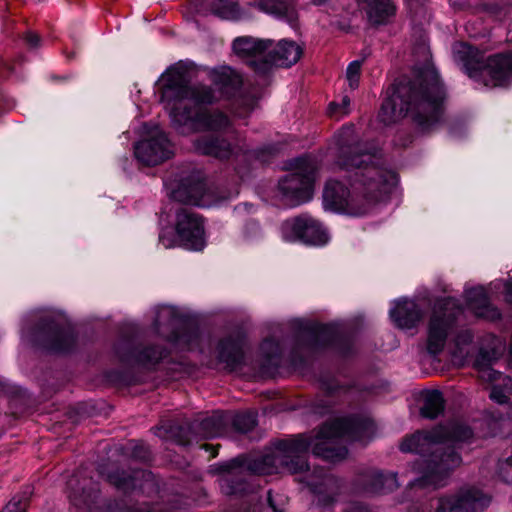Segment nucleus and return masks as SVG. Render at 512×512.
Segmentation results:
<instances>
[{"instance_id":"obj_1","label":"nucleus","mask_w":512,"mask_h":512,"mask_svg":"<svg viewBox=\"0 0 512 512\" xmlns=\"http://www.w3.org/2000/svg\"><path fill=\"white\" fill-rule=\"evenodd\" d=\"M374 432L375 425L369 417L336 418L314 434H298L279 440L273 449L260 457H239L222 464V487L227 488L228 494L246 493L244 485L253 475H269L280 470L292 474L305 473L300 481L310 487L319 505H329L338 493V480L323 468L315 467L310 472L306 461L308 450L311 448L315 456L334 462L347 455L345 447L336 445L339 438L366 442Z\"/></svg>"},{"instance_id":"obj_2","label":"nucleus","mask_w":512,"mask_h":512,"mask_svg":"<svg viewBox=\"0 0 512 512\" xmlns=\"http://www.w3.org/2000/svg\"><path fill=\"white\" fill-rule=\"evenodd\" d=\"M329 152L340 170L350 172V188L330 179L323 191L326 210L352 216L369 213L396 185L395 172L381 166L376 154L366 152L359 142L355 128L344 126L333 137Z\"/></svg>"},{"instance_id":"obj_3","label":"nucleus","mask_w":512,"mask_h":512,"mask_svg":"<svg viewBox=\"0 0 512 512\" xmlns=\"http://www.w3.org/2000/svg\"><path fill=\"white\" fill-rule=\"evenodd\" d=\"M163 87L160 100L170 106V116L174 129L182 135L200 131H213L235 134L231 119L218 109H206L182 105L184 100L196 104H212L218 100L216 92L209 86L190 85L187 70L182 63H177L162 75Z\"/></svg>"},{"instance_id":"obj_4","label":"nucleus","mask_w":512,"mask_h":512,"mask_svg":"<svg viewBox=\"0 0 512 512\" xmlns=\"http://www.w3.org/2000/svg\"><path fill=\"white\" fill-rule=\"evenodd\" d=\"M472 430L459 422L438 426L431 431H418L403 439L400 449L419 455L413 469L421 477L410 483L411 489H437L446 484L450 473L462 459L456 445L468 441Z\"/></svg>"},{"instance_id":"obj_5","label":"nucleus","mask_w":512,"mask_h":512,"mask_svg":"<svg viewBox=\"0 0 512 512\" xmlns=\"http://www.w3.org/2000/svg\"><path fill=\"white\" fill-rule=\"evenodd\" d=\"M445 89L436 69L427 65L416 70L410 80L394 84L382 103L379 119L386 125L409 116L423 131L440 123L444 112Z\"/></svg>"},{"instance_id":"obj_6","label":"nucleus","mask_w":512,"mask_h":512,"mask_svg":"<svg viewBox=\"0 0 512 512\" xmlns=\"http://www.w3.org/2000/svg\"><path fill=\"white\" fill-rule=\"evenodd\" d=\"M453 58L462 64L471 78L483 82L487 87L507 86L512 83V54L491 56L483 65L479 50L460 42L453 46Z\"/></svg>"},{"instance_id":"obj_7","label":"nucleus","mask_w":512,"mask_h":512,"mask_svg":"<svg viewBox=\"0 0 512 512\" xmlns=\"http://www.w3.org/2000/svg\"><path fill=\"white\" fill-rule=\"evenodd\" d=\"M230 415L214 412L203 419H196L187 426L168 422L154 428V434L159 438L172 439L180 445H189L194 440L210 439L223 436L230 425Z\"/></svg>"},{"instance_id":"obj_8","label":"nucleus","mask_w":512,"mask_h":512,"mask_svg":"<svg viewBox=\"0 0 512 512\" xmlns=\"http://www.w3.org/2000/svg\"><path fill=\"white\" fill-rule=\"evenodd\" d=\"M290 173L279 180L282 200L296 206L312 198L317 165L310 157L297 158L289 164Z\"/></svg>"},{"instance_id":"obj_9","label":"nucleus","mask_w":512,"mask_h":512,"mask_svg":"<svg viewBox=\"0 0 512 512\" xmlns=\"http://www.w3.org/2000/svg\"><path fill=\"white\" fill-rule=\"evenodd\" d=\"M462 312L458 301L447 297L436 302L427 329L426 349L432 356L440 354L451 333L456 317Z\"/></svg>"},{"instance_id":"obj_10","label":"nucleus","mask_w":512,"mask_h":512,"mask_svg":"<svg viewBox=\"0 0 512 512\" xmlns=\"http://www.w3.org/2000/svg\"><path fill=\"white\" fill-rule=\"evenodd\" d=\"M167 354V349L161 345H135L129 339H121L114 346V355L122 365L146 370L154 369Z\"/></svg>"},{"instance_id":"obj_11","label":"nucleus","mask_w":512,"mask_h":512,"mask_svg":"<svg viewBox=\"0 0 512 512\" xmlns=\"http://www.w3.org/2000/svg\"><path fill=\"white\" fill-rule=\"evenodd\" d=\"M213 83L228 98H235L232 113L237 118H246L256 106V98L241 93L242 76L230 67H222L212 73Z\"/></svg>"},{"instance_id":"obj_12","label":"nucleus","mask_w":512,"mask_h":512,"mask_svg":"<svg viewBox=\"0 0 512 512\" xmlns=\"http://www.w3.org/2000/svg\"><path fill=\"white\" fill-rule=\"evenodd\" d=\"M35 338L42 347L55 352L68 351L75 343V335L70 325L61 316L54 314L41 318Z\"/></svg>"},{"instance_id":"obj_13","label":"nucleus","mask_w":512,"mask_h":512,"mask_svg":"<svg viewBox=\"0 0 512 512\" xmlns=\"http://www.w3.org/2000/svg\"><path fill=\"white\" fill-rule=\"evenodd\" d=\"M490 497L481 490L469 487L460 489L455 494L442 495L431 500L430 511L433 512H482L490 504Z\"/></svg>"},{"instance_id":"obj_14","label":"nucleus","mask_w":512,"mask_h":512,"mask_svg":"<svg viewBox=\"0 0 512 512\" xmlns=\"http://www.w3.org/2000/svg\"><path fill=\"white\" fill-rule=\"evenodd\" d=\"M493 361V352L482 349L475 359L474 366L479 378L491 385V400L498 404H507L512 399V378L495 371L492 368Z\"/></svg>"},{"instance_id":"obj_15","label":"nucleus","mask_w":512,"mask_h":512,"mask_svg":"<svg viewBox=\"0 0 512 512\" xmlns=\"http://www.w3.org/2000/svg\"><path fill=\"white\" fill-rule=\"evenodd\" d=\"M281 235L287 242L301 241L310 245H324L329 240L325 228L309 215L285 220L281 225Z\"/></svg>"},{"instance_id":"obj_16","label":"nucleus","mask_w":512,"mask_h":512,"mask_svg":"<svg viewBox=\"0 0 512 512\" xmlns=\"http://www.w3.org/2000/svg\"><path fill=\"white\" fill-rule=\"evenodd\" d=\"M272 46L273 40L252 36L237 37L232 43L234 53L259 74L270 71L268 51Z\"/></svg>"},{"instance_id":"obj_17","label":"nucleus","mask_w":512,"mask_h":512,"mask_svg":"<svg viewBox=\"0 0 512 512\" xmlns=\"http://www.w3.org/2000/svg\"><path fill=\"white\" fill-rule=\"evenodd\" d=\"M176 312L170 306H162L157 310L154 320V329L156 333L166 339L169 343L181 349H193L194 343L198 339L196 331L185 330L181 334L176 331Z\"/></svg>"},{"instance_id":"obj_18","label":"nucleus","mask_w":512,"mask_h":512,"mask_svg":"<svg viewBox=\"0 0 512 512\" xmlns=\"http://www.w3.org/2000/svg\"><path fill=\"white\" fill-rule=\"evenodd\" d=\"M134 154L144 165H158L172 157V144L166 134L156 128L150 138L135 145Z\"/></svg>"},{"instance_id":"obj_19","label":"nucleus","mask_w":512,"mask_h":512,"mask_svg":"<svg viewBox=\"0 0 512 512\" xmlns=\"http://www.w3.org/2000/svg\"><path fill=\"white\" fill-rule=\"evenodd\" d=\"M176 231L183 247L201 250L204 247V228L201 217L189 208L177 212Z\"/></svg>"},{"instance_id":"obj_20","label":"nucleus","mask_w":512,"mask_h":512,"mask_svg":"<svg viewBox=\"0 0 512 512\" xmlns=\"http://www.w3.org/2000/svg\"><path fill=\"white\" fill-rule=\"evenodd\" d=\"M234 143L224 134L204 135L193 141V146L197 152L203 155L212 156L218 159H229L237 153L239 148L238 139L233 134L230 136Z\"/></svg>"},{"instance_id":"obj_21","label":"nucleus","mask_w":512,"mask_h":512,"mask_svg":"<svg viewBox=\"0 0 512 512\" xmlns=\"http://www.w3.org/2000/svg\"><path fill=\"white\" fill-rule=\"evenodd\" d=\"M244 336L236 332L221 339L217 346V359L225 364L226 368L233 370L243 361Z\"/></svg>"},{"instance_id":"obj_22","label":"nucleus","mask_w":512,"mask_h":512,"mask_svg":"<svg viewBox=\"0 0 512 512\" xmlns=\"http://www.w3.org/2000/svg\"><path fill=\"white\" fill-rule=\"evenodd\" d=\"M249 5L263 13L284 20L291 26H294L298 19V13L292 0H251Z\"/></svg>"},{"instance_id":"obj_23","label":"nucleus","mask_w":512,"mask_h":512,"mask_svg":"<svg viewBox=\"0 0 512 512\" xmlns=\"http://www.w3.org/2000/svg\"><path fill=\"white\" fill-rule=\"evenodd\" d=\"M206 185L200 177L183 180L177 189L172 192L173 199L195 206H206L204 199Z\"/></svg>"},{"instance_id":"obj_24","label":"nucleus","mask_w":512,"mask_h":512,"mask_svg":"<svg viewBox=\"0 0 512 512\" xmlns=\"http://www.w3.org/2000/svg\"><path fill=\"white\" fill-rule=\"evenodd\" d=\"M301 337L307 342L311 350L333 344L338 338V329L333 324H306Z\"/></svg>"},{"instance_id":"obj_25","label":"nucleus","mask_w":512,"mask_h":512,"mask_svg":"<svg viewBox=\"0 0 512 512\" xmlns=\"http://www.w3.org/2000/svg\"><path fill=\"white\" fill-rule=\"evenodd\" d=\"M303 49L294 41L280 40L277 45H274L268 51V59L270 61V68L272 65L290 67L297 63L301 58Z\"/></svg>"},{"instance_id":"obj_26","label":"nucleus","mask_w":512,"mask_h":512,"mask_svg":"<svg viewBox=\"0 0 512 512\" xmlns=\"http://www.w3.org/2000/svg\"><path fill=\"white\" fill-rule=\"evenodd\" d=\"M390 317L395 324L402 329H410L417 325L423 317L420 306L408 299L400 300L390 310Z\"/></svg>"},{"instance_id":"obj_27","label":"nucleus","mask_w":512,"mask_h":512,"mask_svg":"<svg viewBox=\"0 0 512 512\" xmlns=\"http://www.w3.org/2000/svg\"><path fill=\"white\" fill-rule=\"evenodd\" d=\"M466 300L469 309L477 317L489 320L500 318L499 310L490 303L483 287H475L466 290Z\"/></svg>"},{"instance_id":"obj_28","label":"nucleus","mask_w":512,"mask_h":512,"mask_svg":"<svg viewBox=\"0 0 512 512\" xmlns=\"http://www.w3.org/2000/svg\"><path fill=\"white\" fill-rule=\"evenodd\" d=\"M150 476V473L143 470H135L133 472H125L117 470L107 475L108 481L118 489L128 491L131 489L141 488L139 480Z\"/></svg>"},{"instance_id":"obj_29","label":"nucleus","mask_w":512,"mask_h":512,"mask_svg":"<svg viewBox=\"0 0 512 512\" xmlns=\"http://www.w3.org/2000/svg\"><path fill=\"white\" fill-rule=\"evenodd\" d=\"M366 490L371 493H387L398 487L396 474L372 472L367 475Z\"/></svg>"},{"instance_id":"obj_30","label":"nucleus","mask_w":512,"mask_h":512,"mask_svg":"<svg viewBox=\"0 0 512 512\" xmlns=\"http://www.w3.org/2000/svg\"><path fill=\"white\" fill-rule=\"evenodd\" d=\"M368 17L375 24L380 25L395 14V6L391 0H367Z\"/></svg>"},{"instance_id":"obj_31","label":"nucleus","mask_w":512,"mask_h":512,"mask_svg":"<svg viewBox=\"0 0 512 512\" xmlns=\"http://www.w3.org/2000/svg\"><path fill=\"white\" fill-rule=\"evenodd\" d=\"M444 410V399L442 393L437 390L428 391L424 394L423 405L420 413L423 417L434 419Z\"/></svg>"},{"instance_id":"obj_32","label":"nucleus","mask_w":512,"mask_h":512,"mask_svg":"<svg viewBox=\"0 0 512 512\" xmlns=\"http://www.w3.org/2000/svg\"><path fill=\"white\" fill-rule=\"evenodd\" d=\"M77 482L76 479H71L68 482V486L70 488L69 498L73 505L76 507H87L90 508L91 504L94 503L96 497H97V490L96 488H89L86 489L85 486L81 488V491L79 489L74 488V483Z\"/></svg>"},{"instance_id":"obj_33","label":"nucleus","mask_w":512,"mask_h":512,"mask_svg":"<svg viewBox=\"0 0 512 512\" xmlns=\"http://www.w3.org/2000/svg\"><path fill=\"white\" fill-rule=\"evenodd\" d=\"M260 354L263 357V369L269 370L278 365L281 347L274 339H265L260 346Z\"/></svg>"},{"instance_id":"obj_34","label":"nucleus","mask_w":512,"mask_h":512,"mask_svg":"<svg viewBox=\"0 0 512 512\" xmlns=\"http://www.w3.org/2000/svg\"><path fill=\"white\" fill-rule=\"evenodd\" d=\"M473 335L469 330L458 333L455 338V348L452 351V359L454 364L458 366L464 365L469 355L468 345L472 342Z\"/></svg>"},{"instance_id":"obj_35","label":"nucleus","mask_w":512,"mask_h":512,"mask_svg":"<svg viewBox=\"0 0 512 512\" xmlns=\"http://www.w3.org/2000/svg\"><path fill=\"white\" fill-rule=\"evenodd\" d=\"M211 12L226 20H238L241 10L237 3L229 0H215L211 3Z\"/></svg>"},{"instance_id":"obj_36","label":"nucleus","mask_w":512,"mask_h":512,"mask_svg":"<svg viewBox=\"0 0 512 512\" xmlns=\"http://www.w3.org/2000/svg\"><path fill=\"white\" fill-rule=\"evenodd\" d=\"M230 419V424L242 433L251 431L256 425V414L253 412L239 413L234 417L230 416Z\"/></svg>"},{"instance_id":"obj_37","label":"nucleus","mask_w":512,"mask_h":512,"mask_svg":"<svg viewBox=\"0 0 512 512\" xmlns=\"http://www.w3.org/2000/svg\"><path fill=\"white\" fill-rule=\"evenodd\" d=\"M360 71H361V62L360 61H353L347 67V72H346L347 80H348L349 86L352 89H356L358 87Z\"/></svg>"},{"instance_id":"obj_38","label":"nucleus","mask_w":512,"mask_h":512,"mask_svg":"<svg viewBox=\"0 0 512 512\" xmlns=\"http://www.w3.org/2000/svg\"><path fill=\"white\" fill-rule=\"evenodd\" d=\"M498 473L504 482L512 484V455L499 462Z\"/></svg>"},{"instance_id":"obj_39","label":"nucleus","mask_w":512,"mask_h":512,"mask_svg":"<svg viewBox=\"0 0 512 512\" xmlns=\"http://www.w3.org/2000/svg\"><path fill=\"white\" fill-rule=\"evenodd\" d=\"M350 99L348 96H344L341 100V103L332 102L329 105V113L331 115H336L338 117H342L349 113Z\"/></svg>"},{"instance_id":"obj_40","label":"nucleus","mask_w":512,"mask_h":512,"mask_svg":"<svg viewBox=\"0 0 512 512\" xmlns=\"http://www.w3.org/2000/svg\"><path fill=\"white\" fill-rule=\"evenodd\" d=\"M132 457L139 460H147L149 458V449L143 442H135L131 448Z\"/></svg>"},{"instance_id":"obj_41","label":"nucleus","mask_w":512,"mask_h":512,"mask_svg":"<svg viewBox=\"0 0 512 512\" xmlns=\"http://www.w3.org/2000/svg\"><path fill=\"white\" fill-rule=\"evenodd\" d=\"M261 230L259 224L255 221H250L245 225L244 236L247 240H253L259 237Z\"/></svg>"},{"instance_id":"obj_42","label":"nucleus","mask_w":512,"mask_h":512,"mask_svg":"<svg viewBox=\"0 0 512 512\" xmlns=\"http://www.w3.org/2000/svg\"><path fill=\"white\" fill-rule=\"evenodd\" d=\"M24 39L30 48H37L40 45V37L34 32L26 33Z\"/></svg>"},{"instance_id":"obj_43","label":"nucleus","mask_w":512,"mask_h":512,"mask_svg":"<svg viewBox=\"0 0 512 512\" xmlns=\"http://www.w3.org/2000/svg\"><path fill=\"white\" fill-rule=\"evenodd\" d=\"M346 512H370V510L360 503H353L349 505V508L346 510Z\"/></svg>"},{"instance_id":"obj_44","label":"nucleus","mask_w":512,"mask_h":512,"mask_svg":"<svg viewBox=\"0 0 512 512\" xmlns=\"http://www.w3.org/2000/svg\"><path fill=\"white\" fill-rule=\"evenodd\" d=\"M507 301L512 303V277L505 283Z\"/></svg>"},{"instance_id":"obj_45","label":"nucleus","mask_w":512,"mask_h":512,"mask_svg":"<svg viewBox=\"0 0 512 512\" xmlns=\"http://www.w3.org/2000/svg\"><path fill=\"white\" fill-rule=\"evenodd\" d=\"M267 501L269 503V506L271 507V509L273 510V512H283L282 509H278L275 505H274V502H273V499H272V496H271V493L268 492V496H267Z\"/></svg>"},{"instance_id":"obj_46","label":"nucleus","mask_w":512,"mask_h":512,"mask_svg":"<svg viewBox=\"0 0 512 512\" xmlns=\"http://www.w3.org/2000/svg\"><path fill=\"white\" fill-rule=\"evenodd\" d=\"M243 512H260V507L258 503H256L253 509H243Z\"/></svg>"},{"instance_id":"obj_47","label":"nucleus","mask_w":512,"mask_h":512,"mask_svg":"<svg viewBox=\"0 0 512 512\" xmlns=\"http://www.w3.org/2000/svg\"><path fill=\"white\" fill-rule=\"evenodd\" d=\"M159 241H160V242H161V243H162L166 248H168V247L170 246V244H169V243H166V242H165V238H164V236H163V235H160V237H159Z\"/></svg>"},{"instance_id":"obj_48","label":"nucleus","mask_w":512,"mask_h":512,"mask_svg":"<svg viewBox=\"0 0 512 512\" xmlns=\"http://www.w3.org/2000/svg\"><path fill=\"white\" fill-rule=\"evenodd\" d=\"M251 501H257V502H258V497H257V496H255V495H253V496L251 497Z\"/></svg>"},{"instance_id":"obj_49","label":"nucleus","mask_w":512,"mask_h":512,"mask_svg":"<svg viewBox=\"0 0 512 512\" xmlns=\"http://www.w3.org/2000/svg\"><path fill=\"white\" fill-rule=\"evenodd\" d=\"M313 3H314V4H320V3H321V0H313Z\"/></svg>"},{"instance_id":"obj_50","label":"nucleus","mask_w":512,"mask_h":512,"mask_svg":"<svg viewBox=\"0 0 512 512\" xmlns=\"http://www.w3.org/2000/svg\"><path fill=\"white\" fill-rule=\"evenodd\" d=\"M202 447H203V448H205V449H208V448H209V446H208V445H203Z\"/></svg>"}]
</instances>
